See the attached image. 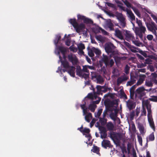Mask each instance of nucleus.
<instances>
[{
    "instance_id": "nucleus-58",
    "label": "nucleus",
    "mask_w": 157,
    "mask_h": 157,
    "mask_svg": "<svg viewBox=\"0 0 157 157\" xmlns=\"http://www.w3.org/2000/svg\"><path fill=\"white\" fill-rule=\"evenodd\" d=\"M149 100L151 101H157V96H154L152 97L151 98H149Z\"/></svg>"
},
{
    "instance_id": "nucleus-26",
    "label": "nucleus",
    "mask_w": 157,
    "mask_h": 157,
    "mask_svg": "<svg viewBox=\"0 0 157 157\" xmlns=\"http://www.w3.org/2000/svg\"><path fill=\"white\" fill-rule=\"evenodd\" d=\"M150 80L155 84H157V74L155 72L151 74Z\"/></svg>"
},
{
    "instance_id": "nucleus-17",
    "label": "nucleus",
    "mask_w": 157,
    "mask_h": 157,
    "mask_svg": "<svg viewBox=\"0 0 157 157\" xmlns=\"http://www.w3.org/2000/svg\"><path fill=\"white\" fill-rule=\"evenodd\" d=\"M125 39L128 41H130L135 39V37L133 34L130 31L126 30L125 31Z\"/></svg>"
},
{
    "instance_id": "nucleus-35",
    "label": "nucleus",
    "mask_w": 157,
    "mask_h": 157,
    "mask_svg": "<svg viewBox=\"0 0 157 157\" xmlns=\"http://www.w3.org/2000/svg\"><path fill=\"white\" fill-rule=\"evenodd\" d=\"M99 119V121L101 123V125H104L106 123L107 120L105 117H100Z\"/></svg>"
},
{
    "instance_id": "nucleus-47",
    "label": "nucleus",
    "mask_w": 157,
    "mask_h": 157,
    "mask_svg": "<svg viewBox=\"0 0 157 157\" xmlns=\"http://www.w3.org/2000/svg\"><path fill=\"white\" fill-rule=\"evenodd\" d=\"M135 115V112L134 111L131 112L129 113L130 118L131 120H132Z\"/></svg>"
},
{
    "instance_id": "nucleus-64",
    "label": "nucleus",
    "mask_w": 157,
    "mask_h": 157,
    "mask_svg": "<svg viewBox=\"0 0 157 157\" xmlns=\"http://www.w3.org/2000/svg\"><path fill=\"white\" fill-rule=\"evenodd\" d=\"M134 84L132 83V82L130 80L127 82L126 84L127 86H131Z\"/></svg>"
},
{
    "instance_id": "nucleus-28",
    "label": "nucleus",
    "mask_w": 157,
    "mask_h": 157,
    "mask_svg": "<svg viewBox=\"0 0 157 157\" xmlns=\"http://www.w3.org/2000/svg\"><path fill=\"white\" fill-rule=\"evenodd\" d=\"M101 68L99 69V72L100 74L104 75L106 73V67L105 66H102L101 64H100Z\"/></svg>"
},
{
    "instance_id": "nucleus-36",
    "label": "nucleus",
    "mask_w": 157,
    "mask_h": 157,
    "mask_svg": "<svg viewBox=\"0 0 157 157\" xmlns=\"http://www.w3.org/2000/svg\"><path fill=\"white\" fill-rule=\"evenodd\" d=\"M102 112V109H99L97 113H95V116L96 118H99L100 117L101 114Z\"/></svg>"
},
{
    "instance_id": "nucleus-8",
    "label": "nucleus",
    "mask_w": 157,
    "mask_h": 157,
    "mask_svg": "<svg viewBox=\"0 0 157 157\" xmlns=\"http://www.w3.org/2000/svg\"><path fill=\"white\" fill-rule=\"evenodd\" d=\"M81 107L82 109L83 115H85V120L87 122H89L92 118V114L91 113H88V107L85 105V104L81 105Z\"/></svg>"
},
{
    "instance_id": "nucleus-61",
    "label": "nucleus",
    "mask_w": 157,
    "mask_h": 157,
    "mask_svg": "<svg viewBox=\"0 0 157 157\" xmlns=\"http://www.w3.org/2000/svg\"><path fill=\"white\" fill-rule=\"evenodd\" d=\"M96 121V120L94 119H92V121L90 123V126L91 127H92L93 126L94 124V123Z\"/></svg>"
},
{
    "instance_id": "nucleus-62",
    "label": "nucleus",
    "mask_w": 157,
    "mask_h": 157,
    "mask_svg": "<svg viewBox=\"0 0 157 157\" xmlns=\"http://www.w3.org/2000/svg\"><path fill=\"white\" fill-rule=\"evenodd\" d=\"M143 82V81L139 79L138 80L136 84L137 86H139L141 85Z\"/></svg>"
},
{
    "instance_id": "nucleus-50",
    "label": "nucleus",
    "mask_w": 157,
    "mask_h": 157,
    "mask_svg": "<svg viewBox=\"0 0 157 157\" xmlns=\"http://www.w3.org/2000/svg\"><path fill=\"white\" fill-rule=\"evenodd\" d=\"M137 138L138 142L141 146L142 145V139L141 136L140 135L137 136Z\"/></svg>"
},
{
    "instance_id": "nucleus-13",
    "label": "nucleus",
    "mask_w": 157,
    "mask_h": 157,
    "mask_svg": "<svg viewBox=\"0 0 157 157\" xmlns=\"http://www.w3.org/2000/svg\"><path fill=\"white\" fill-rule=\"evenodd\" d=\"M68 59L69 61L71 62L73 65L77 64L78 62L76 56L74 54L70 53L69 54L68 56Z\"/></svg>"
},
{
    "instance_id": "nucleus-34",
    "label": "nucleus",
    "mask_w": 157,
    "mask_h": 157,
    "mask_svg": "<svg viewBox=\"0 0 157 157\" xmlns=\"http://www.w3.org/2000/svg\"><path fill=\"white\" fill-rule=\"evenodd\" d=\"M132 9L134 11L135 13L139 17H141L140 13L139 10L134 7H132Z\"/></svg>"
},
{
    "instance_id": "nucleus-32",
    "label": "nucleus",
    "mask_w": 157,
    "mask_h": 157,
    "mask_svg": "<svg viewBox=\"0 0 157 157\" xmlns=\"http://www.w3.org/2000/svg\"><path fill=\"white\" fill-rule=\"evenodd\" d=\"M106 127L109 130H112L113 129L114 126L113 123L111 122H109L106 124Z\"/></svg>"
},
{
    "instance_id": "nucleus-25",
    "label": "nucleus",
    "mask_w": 157,
    "mask_h": 157,
    "mask_svg": "<svg viewBox=\"0 0 157 157\" xmlns=\"http://www.w3.org/2000/svg\"><path fill=\"white\" fill-rule=\"evenodd\" d=\"M131 51L133 52L136 53L137 52H139L140 54H143V53H144L143 51L141 50H140L138 48L134 47L131 46L130 48Z\"/></svg>"
},
{
    "instance_id": "nucleus-39",
    "label": "nucleus",
    "mask_w": 157,
    "mask_h": 157,
    "mask_svg": "<svg viewBox=\"0 0 157 157\" xmlns=\"http://www.w3.org/2000/svg\"><path fill=\"white\" fill-rule=\"evenodd\" d=\"M93 51L97 55H99L101 54V51L98 48L93 47Z\"/></svg>"
},
{
    "instance_id": "nucleus-19",
    "label": "nucleus",
    "mask_w": 157,
    "mask_h": 157,
    "mask_svg": "<svg viewBox=\"0 0 157 157\" xmlns=\"http://www.w3.org/2000/svg\"><path fill=\"white\" fill-rule=\"evenodd\" d=\"M135 5H136V6L138 7V8H141L142 9H144L145 10H146V11L148 13H151V17L153 18V19L154 20V21L156 22V23H157V17H156V16L153 14L152 13H150V11L149 10H147L145 8H143L141 6V5L139 4H137L136 3H134Z\"/></svg>"
},
{
    "instance_id": "nucleus-59",
    "label": "nucleus",
    "mask_w": 157,
    "mask_h": 157,
    "mask_svg": "<svg viewBox=\"0 0 157 157\" xmlns=\"http://www.w3.org/2000/svg\"><path fill=\"white\" fill-rule=\"evenodd\" d=\"M147 38L148 40H151L153 38V36L151 35H148L147 36Z\"/></svg>"
},
{
    "instance_id": "nucleus-7",
    "label": "nucleus",
    "mask_w": 157,
    "mask_h": 157,
    "mask_svg": "<svg viewBox=\"0 0 157 157\" xmlns=\"http://www.w3.org/2000/svg\"><path fill=\"white\" fill-rule=\"evenodd\" d=\"M116 16L117 19L119 22V25L118 24L116 25L118 26L120 28H124L126 25V19L123 14L117 12L116 13Z\"/></svg>"
},
{
    "instance_id": "nucleus-5",
    "label": "nucleus",
    "mask_w": 157,
    "mask_h": 157,
    "mask_svg": "<svg viewBox=\"0 0 157 157\" xmlns=\"http://www.w3.org/2000/svg\"><path fill=\"white\" fill-rule=\"evenodd\" d=\"M69 21L75 29L77 32L79 33L81 32H83L84 35L86 36H87V32L85 30V26L84 24H81L78 25L75 19H70Z\"/></svg>"
},
{
    "instance_id": "nucleus-55",
    "label": "nucleus",
    "mask_w": 157,
    "mask_h": 157,
    "mask_svg": "<svg viewBox=\"0 0 157 157\" xmlns=\"http://www.w3.org/2000/svg\"><path fill=\"white\" fill-rule=\"evenodd\" d=\"M90 130V129L87 128H84L82 130H80V132L83 133H89Z\"/></svg>"
},
{
    "instance_id": "nucleus-29",
    "label": "nucleus",
    "mask_w": 157,
    "mask_h": 157,
    "mask_svg": "<svg viewBox=\"0 0 157 157\" xmlns=\"http://www.w3.org/2000/svg\"><path fill=\"white\" fill-rule=\"evenodd\" d=\"M155 140V136L154 132L151 133L146 138L147 143L149 141H152Z\"/></svg>"
},
{
    "instance_id": "nucleus-43",
    "label": "nucleus",
    "mask_w": 157,
    "mask_h": 157,
    "mask_svg": "<svg viewBox=\"0 0 157 157\" xmlns=\"http://www.w3.org/2000/svg\"><path fill=\"white\" fill-rule=\"evenodd\" d=\"M130 68V67L128 65H126L124 69V72L127 75L129 73Z\"/></svg>"
},
{
    "instance_id": "nucleus-1",
    "label": "nucleus",
    "mask_w": 157,
    "mask_h": 157,
    "mask_svg": "<svg viewBox=\"0 0 157 157\" xmlns=\"http://www.w3.org/2000/svg\"><path fill=\"white\" fill-rule=\"evenodd\" d=\"M61 37V36L59 34L56 35L55 39L54 40V42L56 47L55 53L56 55L59 56V62H61L62 65L63 66V67L65 68L66 70L64 69H62L61 67H59L58 70L56 71V72H58L59 71H60L61 72L62 71L65 72L67 71L71 76L74 77L75 76V67L74 66H70L68 62L67 61L65 60L64 61H62V57L61 56L59 55L60 52H61L63 58L64 59H65L66 56L65 53L67 51V48L63 47L62 45L59 46L58 45V44L60 43V40Z\"/></svg>"
},
{
    "instance_id": "nucleus-53",
    "label": "nucleus",
    "mask_w": 157,
    "mask_h": 157,
    "mask_svg": "<svg viewBox=\"0 0 157 157\" xmlns=\"http://www.w3.org/2000/svg\"><path fill=\"white\" fill-rule=\"evenodd\" d=\"M88 54L91 57H92L94 56V52L93 51V48H92L91 50L88 51Z\"/></svg>"
},
{
    "instance_id": "nucleus-37",
    "label": "nucleus",
    "mask_w": 157,
    "mask_h": 157,
    "mask_svg": "<svg viewBox=\"0 0 157 157\" xmlns=\"http://www.w3.org/2000/svg\"><path fill=\"white\" fill-rule=\"evenodd\" d=\"M98 83L101 84L104 81L103 79L100 75H98L96 78Z\"/></svg>"
},
{
    "instance_id": "nucleus-31",
    "label": "nucleus",
    "mask_w": 157,
    "mask_h": 157,
    "mask_svg": "<svg viewBox=\"0 0 157 157\" xmlns=\"http://www.w3.org/2000/svg\"><path fill=\"white\" fill-rule=\"evenodd\" d=\"M96 39L101 42H104L105 41V37L101 35L96 36H95Z\"/></svg>"
},
{
    "instance_id": "nucleus-45",
    "label": "nucleus",
    "mask_w": 157,
    "mask_h": 157,
    "mask_svg": "<svg viewBox=\"0 0 157 157\" xmlns=\"http://www.w3.org/2000/svg\"><path fill=\"white\" fill-rule=\"evenodd\" d=\"M77 46L78 49L83 50L85 48L84 45L82 43L78 44Z\"/></svg>"
},
{
    "instance_id": "nucleus-16",
    "label": "nucleus",
    "mask_w": 157,
    "mask_h": 157,
    "mask_svg": "<svg viewBox=\"0 0 157 157\" xmlns=\"http://www.w3.org/2000/svg\"><path fill=\"white\" fill-rule=\"evenodd\" d=\"M78 18L79 19L83 20L84 22L86 24H93V21L91 20L86 17L83 16L78 15Z\"/></svg>"
},
{
    "instance_id": "nucleus-20",
    "label": "nucleus",
    "mask_w": 157,
    "mask_h": 157,
    "mask_svg": "<svg viewBox=\"0 0 157 157\" xmlns=\"http://www.w3.org/2000/svg\"><path fill=\"white\" fill-rule=\"evenodd\" d=\"M101 145L105 148H106L107 147L110 148L111 146L110 141L106 140H103L101 142Z\"/></svg>"
},
{
    "instance_id": "nucleus-33",
    "label": "nucleus",
    "mask_w": 157,
    "mask_h": 157,
    "mask_svg": "<svg viewBox=\"0 0 157 157\" xmlns=\"http://www.w3.org/2000/svg\"><path fill=\"white\" fill-rule=\"evenodd\" d=\"M112 73L113 74V75L115 77H117L120 75L119 71L116 68H113Z\"/></svg>"
},
{
    "instance_id": "nucleus-44",
    "label": "nucleus",
    "mask_w": 157,
    "mask_h": 157,
    "mask_svg": "<svg viewBox=\"0 0 157 157\" xmlns=\"http://www.w3.org/2000/svg\"><path fill=\"white\" fill-rule=\"evenodd\" d=\"M147 112L146 110L144 107V106H143V108L141 110V116H146V115Z\"/></svg>"
},
{
    "instance_id": "nucleus-46",
    "label": "nucleus",
    "mask_w": 157,
    "mask_h": 157,
    "mask_svg": "<svg viewBox=\"0 0 157 157\" xmlns=\"http://www.w3.org/2000/svg\"><path fill=\"white\" fill-rule=\"evenodd\" d=\"M136 77L134 75H131L130 81L132 82V83H135L136 81Z\"/></svg>"
},
{
    "instance_id": "nucleus-3",
    "label": "nucleus",
    "mask_w": 157,
    "mask_h": 157,
    "mask_svg": "<svg viewBox=\"0 0 157 157\" xmlns=\"http://www.w3.org/2000/svg\"><path fill=\"white\" fill-rule=\"evenodd\" d=\"M76 75L79 77L84 78L86 80L87 79L90 74L89 71L87 69L86 67L83 66V68L81 69L79 66L77 67L76 70Z\"/></svg>"
},
{
    "instance_id": "nucleus-52",
    "label": "nucleus",
    "mask_w": 157,
    "mask_h": 157,
    "mask_svg": "<svg viewBox=\"0 0 157 157\" xmlns=\"http://www.w3.org/2000/svg\"><path fill=\"white\" fill-rule=\"evenodd\" d=\"M91 76L92 78H96L98 76L97 73L94 71H92L91 72Z\"/></svg>"
},
{
    "instance_id": "nucleus-40",
    "label": "nucleus",
    "mask_w": 157,
    "mask_h": 157,
    "mask_svg": "<svg viewBox=\"0 0 157 157\" xmlns=\"http://www.w3.org/2000/svg\"><path fill=\"white\" fill-rule=\"evenodd\" d=\"M110 117L113 120L115 121L117 117V114L115 113H111L110 114Z\"/></svg>"
},
{
    "instance_id": "nucleus-21",
    "label": "nucleus",
    "mask_w": 157,
    "mask_h": 157,
    "mask_svg": "<svg viewBox=\"0 0 157 157\" xmlns=\"http://www.w3.org/2000/svg\"><path fill=\"white\" fill-rule=\"evenodd\" d=\"M115 35L119 39L121 40L123 39L122 32L118 29H116L115 30Z\"/></svg>"
},
{
    "instance_id": "nucleus-15",
    "label": "nucleus",
    "mask_w": 157,
    "mask_h": 157,
    "mask_svg": "<svg viewBox=\"0 0 157 157\" xmlns=\"http://www.w3.org/2000/svg\"><path fill=\"white\" fill-rule=\"evenodd\" d=\"M126 106L129 110L134 109L136 106L135 103L132 100H128L126 101Z\"/></svg>"
},
{
    "instance_id": "nucleus-57",
    "label": "nucleus",
    "mask_w": 157,
    "mask_h": 157,
    "mask_svg": "<svg viewBox=\"0 0 157 157\" xmlns=\"http://www.w3.org/2000/svg\"><path fill=\"white\" fill-rule=\"evenodd\" d=\"M146 66V65L144 63H139L137 65V67L138 68H142Z\"/></svg>"
},
{
    "instance_id": "nucleus-38",
    "label": "nucleus",
    "mask_w": 157,
    "mask_h": 157,
    "mask_svg": "<svg viewBox=\"0 0 157 157\" xmlns=\"http://www.w3.org/2000/svg\"><path fill=\"white\" fill-rule=\"evenodd\" d=\"M153 82L151 81L150 80H146L145 82V85L148 87H151L153 86Z\"/></svg>"
},
{
    "instance_id": "nucleus-24",
    "label": "nucleus",
    "mask_w": 157,
    "mask_h": 157,
    "mask_svg": "<svg viewBox=\"0 0 157 157\" xmlns=\"http://www.w3.org/2000/svg\"><path fill=\"white\" fill-rule=\"evenodd\" d=\"M100 133L101 134V139L105 138L107 137V134L104 128H99Z\"/></svg>"
},
{
    "instance_id": "nucleus-42",
    "label": "nucleus",
    "mask_w": 157,
    "mask_h": 157,
    "mask_svg": "<svg viewBox=\"0 0 157 157\" xmlns=\"http://www.w3.org/2000/svg\"><path fill=\"white\" fill-rule=\"evenodd\" d=\"M132 41L133 44L138 46H140L142 44L140 42L135 40V39H133V40H132Z\"/></svg>"
},
{
    "instance_id": "nucleus-4",
    "label": "nucleus",
    "mask_w": 157,
    "mask_h": 157,
    "mask_svg": "<svg viewBox=\"0 0 157 157\" xmlns=\"http://www.w3.org/2000/svg\"><path fill=\"white\" fill-rule=\"evenodd\" d=\"M136 23L139 27L135 28V33L137 36L142 39L143 35L146 31V28L144 26H143L141 21L138 20L137 18H136Z\"/></svg>"
},
{
    "instance_id": "nucleus-11",
    "label": "nucleus",
    "mask_w": 157,
    "mask_h": 157,
    "mask_svg": "<svg viewBox=\"0 0 157 157\" xmlns=\"http://www.w3.org/2000/svg\"><path fill=\"white\" fill-rule=\"evenodd\" d=\"M146 89L143 86L138 88L135 91V94L136 96L141 100L142 97L145 95Z\"/></svg>"
},
{
    "instance_id": "nucleus-49",
    "label": "nucleus",
    "mask_w": 157,
    "mask_h": 157,
    "mask_svg": "<svg viewBox=\"0 0 157 157\" xmlns=\"http://www.w3.org/2000/svg\"><path fill=\"white\" fill-rule=\"evenodd\" d=\"M118 6L121 10H123L124 11L126 12L127 13V11L130 10L126 8L125 7H124L121 5H118Z\"/></svg>"
},
{
    "instance_id": "nucleus-30",
    "label": "nucleus",
    "mask_w": 157,
    "mask_h": 157,
    "mask_svg": "<svg viewBox=\"0 0 157 157\" xmlns=\"http://www.w3.org/2000/svg\"><path fill=\"white\" fill-rule=\"evenodd\" d=\"M143 106H145L147 109V108H151V105L150 104L149 101L147 100H143L142 101Z\"/></svg>"
},
{
    "instance_id": "nucleus-2",
    "label": "nucleus",
    "mask_w": 157,
    "mask_h": 157,
    "mask_svg": "<svg viewBox=\"0 0 157 157\" xmlns=\"http://www.w3.org/2000/svg\"><path fill=\"white\" fill-rule=\"evenodd\" d=\"M91 87L93 90L94 94H93L92 93L89 94L88 95V97L92 99H96L97 98L98 99L97 100L91 102L90 104L88 107L89 109H90L91 112H94L97 107L96 104H98L101 100V98L98 97L97 94H99L101 90V86L99 85H97L96 86L97 92L95 91V89L92 86H91Z\"/></svg>"
},
{
    "instance_id": "nucleus-14",
    "label": "nucleus",
    "mask_w": 157,
    "mask_h": 157,
    "mask_svg": "<svg viewBox=\"0 0 157 157\" xmlns=\"http://www.w3.org/2000/svg\"><path fill=\"white\" fill-rule=\"evenodd\" d=\"M105 27L106 28H108L110 31L114 30V25L110 19L106 20L105 22Z\"/></svg>"
},
{
    "instance_id": "nucleus-18",
    "label": "nucleus",
    "mask_w": 157,
    "mask_h": 157,
    "mask_svg": "<svg viewBox=\"0 0 157 157\" xmlns=\"http://www.w3.org/2000/svg\"><path fill=\"white\" fill-rule=\"evenodd\" d=\"M128 78V77L126 76L124 74V75L119 77L117 80V83L118 86H119L120 84L121 83L123 82L126 81Z\"/></svg>"
},
{
    "instance_id": "nucleus-56",
    "label": "nucleus",
    "mask_w": 157,
    "mask_h": 157,
    "mask_svg": "<svg viewBox=\"0 0 157 157\" xmlns=\"http://www.w3.org/2000/svg\"><path fill=\"white\" fill-rule=\"evenodd\" d=\"M70 49L71 51L73 52H76L77 51V48L76 47H75L73 45L70 47Z\"/></svg>"
},
{
    "instance_id": "nucleus-6",
    "label": "nucleus",
    "mask_w": 157,
    "mask_h": 157,
    "mask_svg": "<svg viewBox=\"0 0 157 157\" xmlns=\"http://www.w3.org/2000/svg\"><path fill=\"white\" fill-rule=\"evenodd\" d=\"M115 47L113 44L111 42H108L105 45V49L106 52L109 54L110 53V57H113V55L116 53L115 51Z\"/></svg>"
},
{
    "instance_id": "nucleus-23",
    "label": "nucleus",
    "mask_w": 157,
    "mask_h": 157,
    "mask_svg": "<svg viewBox=\"0 0 157 157\" xmlns=\"http://www.w3.org/2000/svg\"><path fill=\"white\" fill-rule=\"evenodd\" d=\"M127 14L128 17L129 18L131 21H135V16L131 10L127 11Z\"/></svg>"
},
{
    "instance_id": "nucleus-10",
    "label": "nucleus",
    "mask_w": 157,
    "mask_h": 157,
    "mask_svg": "<svg viewBox=\"0 0 157 157\" xmlns=\"http://www.w3.org/2000/svg\"><path fill=\"white\" fill-rule=\"evenodd\" d=\"M147 120L150 127L154 131H155V125L152 115V111L151 108H147Z\"/></svg>"
},
{
    "instance_id": "nucleus-63",
    "label": "nucleus",
    "mask_w": 157,
    "mask_h": 157,
    "mask_svg": "<svg viewBox=\"0 0 157 157\" xmlns=\"http://www.w3.org/2000/svg\"><path fill=\"white\" fill-rule=\"evenodd\" d=\"M107 114V110L105 109L103 113V116L104 117H105Z\"/></svg>"
},
{
    "instance_id": "nucleus-60",
    "label": "nucleus",
    "mask_w": 157,
    "mask_h": 157,
    "mask_svg": "<svg viewBox=\"0 0 157 157\" xmlns=\"http://www.w3.org/2000/svg\"><path fill=\"white\" fill-rule=\"evenodd\" d=\"M84 66L86 67L87 69L89 68L91 70H94V67L92 66L85 65Z\"/></svg>"
},
{
    "instance_id": "nucleus-51",
    "label": "nucleus",
    "mask_w": 157,
    "mask_h": 157,
    "mask_svg": "<svg viewBox=\"0 0 157 157\" xmlns=\"http://www.w3.org/2000/svg\"><path fill=\"white\" fill-rule=\"evenodd\" d=\"M93 152L98 154L99 151L98 148L96 146L94 147L93 149L91 150Z\"/></svg>"
},
{
    "instance_id": "nucleus-22",
    "label": "nucleus",
    "mask_w": 157,
    "mask_h": 157,
    "mask_svg": "<svg viewBox=\"0 0 157 157\" xmlns=\"http://www.w3.org/2000/svg\"><path fill=\"white\" fill-rule=\"evenodd\" d=\"M137 127L141 134H143L145 133L146 130L142 124L140 123H138Z\"/></svg>"
},
{
    "instance_id": "nucleus-41",
    "label": "nucleus",
    "mask_w": 157,
    "mask_h": 157,
    "mask_svg": "<svg viewBox=\"0 0 157 157\" xmlns=\"http://www.w3.org/2000/svg\"><path fill=\"white\" fill-rule=\"evenodd\" d=\"M123 2L124 4L129 8L132 9V7H133V6H132L131 4L127 0L124 1Z\"/></svg>"
},
{
    "instance_id": "nucleus-48",
    "label": "nucleus",
    "mask_w": 157,
    "mask_h": 157,
    "mask_svg": "<svg viewBox=\"0 0 157 157\" xmlns=\"http://www.w3.org/2000/svg\"><path fill=\"white\" fill-rule=\"evenodd\" d=\"M139 77V79L144 82V81L145 80V78L146 77V76L144 74H140Z\"/></svg>"
},
{
    "instance_id": "nucleus-12",
    "label": "nucleus",
    "mask_w": 157,
    "mask_h": 157,
    "mask_svg": "<svg viewBox=\"0 0 157 157\" xmlns=\"http://www.w3.org/2000/svg\"><path fill=\"white\" fill-rule=\"evenodd\" d=\"M146 25L148 29L156 37H157V33L156 30H157V25L154 22H151L150 23H146Z\"/></svg>"
},
{
    "instance_id": "nucleus-27",
    "label": "nucleus",
    "mask_w": 157,
    "mask_h": 157,
    "mask_svg": "<svg viewBox=\"0 0 157 157\" xmlns=\"http://www.w3.org/2000/svg\"><path fill=\"white\" fill-rule=\"evenodd\" d=\"M137 86L136 84L132 86L130 89V97L131 98L133 99L135 91L134 90Z\"/></svg>"
},
{
    "instance_id": "nucleus-54",
    "label": "nucleus",
    "mask_w": 157,
    "mask_h": 157,
    "mask_svg": "<svg viewBox=\"0 0 157 157\" xmlns=\"http://www.w3.org/2000/svg\"><path fill=\"white\" fill-rule=\"evenodd\" d=\"M99 29L100 31H101L102 33L105 35H108V33L105 30L102 29L101 28H99Z\"/></svg>"
},
{
    "instance_id": "nucleus-9",
    "label": "nucleus",
    "mask_w": 157,
    "mask_h": 157,
    "mask_svg": "<svg viewBox=\"0 0 157 157\" xmlns=\"http://www.w3.org/2000/svg\"><path fill=\"white\" fill-rule=\"evenodd\" d=\"M101 60L104 63L106 67H111L113 66L114 63V59L109 58L104 54L102 55Z\"/></svg>"
}]
</instances>
